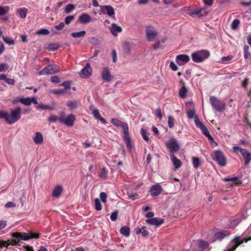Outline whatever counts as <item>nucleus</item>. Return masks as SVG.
<instances>
[{
  "mask_svg": "<svg viewBox=\"0 0 251 251\" xmlns=\"http://www.w3.org/2000/svg\"><path fill=\"white\" fill-rule=\"evenodd\" d=\"M66 92L65 90L63 89H56V90H50V93L53 94L54 95L62 94Z\"/></svg>",
  "mask_w": 251,
  "mask_h": 251,
  "instance_id": "obj_47",
  "label": "nucleus"
},
{
  "mask_svg": "<svg viewBox=\"0 0 251 251\" xmlns=\"http://www.w3.org/2000/svg\"><path fill=\"white\" fill-rule=\"evenodd\" d=\"M58 117L57 116L52 115H50L49 117L48 120L50 122L54 123L58 120Z\"/></svg>",
  "mask_w": 251,
  "mask_h": 251,
  "instance_id": "obj_60",
  "label": "nucleus"
},
{
  "mask_svg": "<svg viewBox=\"0 0 251 251\" xmlns=\"http://www.w3.org/2000/svg\"><path fill=\"white\" fill-rule=\"evenodd\" d=\"M61 86L64 87L65 90L70 89L71 82L69 81H64L61 84Z\"/></svg>",
  "mask_w": 251,
  "mask_h": 251,
  "instance_id": "obj_58",
  "label": "nucleus"
},
{
  "mask_svg": "<svg viewBox=\"0 0 251 251\" xmlns=\"http://www.w3.org/2000/svg\"><path fill=\"white\" fill-rule=\"evenodd\" d=\"M101 75L102 79L106 82H110L113 79V76L111 75L108 67L103 68L101 73Z\"/></svg>",
  "mask_w": 251,
  "mask_h": 251,
  "instance_id": "obj_13",
  "label": "nucleus"
},
{
  "mask_svg": "<svg viewBox=\"0 0 251 251\" xmlns=\"http://www.w3.org/2000/svg\"><path fill=\"white\" fill-rule=\"evenodd\" d=\"M59 70V67L56 64L49 65L40 71L38 74L40 75L54 74L58 72Z\"/></svg>",
  "mask_w": 251,
  "mask_h": 251,
  "instance_id": "obj_6",
  "label": "nucleus"
},
{
  "mask_svg": "<svg viewBox=\"0 0 251 251\" xmlns=\"http://www.w3.org/2000/svg\"><path fill=\"white\" fill-rule=\"evenodd\" d=\"M120 233L126 237L130 235V228L126 226H122L120 229Z\"/></svg>",
  "mask_w": 251,
  "mask_h": 251,
  "instance_id": "obj_32",
  "label": "nucleus"
},
{
  "mask_svg": "<svg viewBox=\"0 0 251 251\" xmlns=\"http://www.w3.org/2000/svg\"><path fill=\"white\" fill-rule=\"evenodd\" d=\"M100 9L103 14H107L108 16L112 17L115 15V11L113 7L110 5L100 6Z\"/></svg>",
  "mask_w": 251,
  "mask_h": 251,
  "instance_id": "obj_16",
  "label": "nucleus"
},
{
  "mask_svg": "<svg viewBox=\"0 0 251 251\" xmlns=\"http://www.w3.org/2000/svg\"><path fill=\"white\" fill-rule=\"evenodd\" d=\"M110 29L111 33L114 36H116L118 33H120L122 31V28L115 23L112 24L111 27Z\"/></svg>",
  "mask_w": 251,
  "mask_h": 251,
  "instance_id": "obj_23",
  "label": "nucleus"
},
{
  "mask_svg": "<svg viewBox=\"0 0 251 251\" xmlns=\"http://www.w3.org/2000/svg\"><path fill=\"white\" fill-rule=\"evenodd\" d=\"M63 187L61 185H58L54 188L52 191V196L54 197L58 198L63 192Z\"/></svg>",
  "mask_w": 251,
  "mask_h": 251,
  "instance_id": "obj_24",
  "label": "nucleus"
},
{
  "mask_svg": "<svg viewBox=\"0 0 251 251\" xmlns=\"http://www.w3.org/2000/svg\"><path fill=\"white\" fill-rule=\"evenodd\" d=\"M212 159L215 161L221 167L226 165V159L223 152L221 151H215L211 154Z\"/></svg>",
  "mask_w": 251,
  "mask_h": 251,
  "instance_id": "obj_5",
  "label": "nucleus"
},
{
  "mask_svg": "<svg viewBox=\"0 0 251 251\" xmlns=\"http://www.w3.org/2000/svg\"><path fill=\"white\" fill-rule=\"evenodd\" d=\"M67 105L69 107L72 109L76 108L77 102L76 101H68Z\"/></svg>",
  "mask_w": 251,
  "mask_h": 251,
  "instance_id": "obj_52",
  "label": "nucleus"
},
{
  "mask_svg": "<svg viewBox=\"0 0 251 251\" xmlns=\"http://www.w3.org/2000/svg\"><path fill=\"white\" fill-rule=\"evenodd\" d=\"M150 193L152 197L158 196L162 191V188L159 184L152 185L150 188Z\"/></svg>",
  "mask_w": 251,
  "mask_h": 251,
  "instance_id": "obj_14",
  "label": "nucleus"
},
{
  "mask_svg": "<svg viewBox=\"0 0 251 251\" xmlns=\"http://www.w3.org/2000/svg\"><path fill=\"white\" fill-rule=\"evenodd\" d=\"M59 47V46L57 43H50L47 46L46 49L50 51H54L57 50Z\"/></svg>",
  "mask_w": 251,
  "mask_h": 251,
  "instance_id": "obj_34",
  "label": "nucleus"
},
{
  "mask_svg": "<svg viewBox=\"0 0 251 251\" xmlns=\"http://www.w3.org/2000/svg\"><path fill=\"white\" fill-rule=\"evenodd\" d=\"M60 78L56 75L52 76L50 78V81L54 83H58L60 82Z\"/></svg>",
  "mask_w": 251,
  "mask_h": 251,
  "instance_id": "obj_61",
  "label": "nucleus"
},
{
  "mask_svg": "<svg viewBox=\"0 0 251 251\" xmlns=\"http://www.w3.org/2000/svg\"><path fill=\"white\" fill-rule=\"evenodd\" d=\"M12 237L14 239L10 240V245L16 246L21 240L26 241L30 239H37L39 238L40 235L39 233L32 232H30L28 233L16 232L12 234Z\"/></svg>",
  "mask_w": 251,
  "mask_h": 251,
  "instance_id": "obj_1",
  "label": "nucleus"
},
{
  "mask_svg": "<svg viewBox=\"0 0 251 251\" xmlns=\"http://www.w3.org/2000/svg\"><path fill=\"white\" fill-rule=\"evenodd\" d=\"M16 12L21 18L25 19L26 17L28 10L26 8L23 7L17 9Z\"/></svg>",
  "mask_w": 251,
  "mask_h": 251,
  "instance_id": "obj_26",
  "label": "nucleus"
},
{
  "mask_svg": "<svg viewBox=\"0 0 251 251\" xmlns=\"http://www.w3.org/2000/svg\"><path fill=\"white\" fill-rule=\"evenodd\" d=\"M9 9V8L8 7H3L0 6V16L5 15L8 12Z\"/></svg>",
  "mask_w": 251,
  "mask_h": 251,
  "instance_id": "obj_50",
  "label": "nucleus"
},
{
  "mask_svg": "<svg viewBox=\"0 0 251 251\" xmlns=\"http://www.w3.org/2000/svg\"><path fill=\"white\" fill-rule=\"evenodd\" d=\"M50 33V32L49 30L45 29V28H42L40 30H38L36 32L37 35H48Z\"/></svg>",
  "mask_w": 251,
  "mask_h": 251,
  "instance_id": "obj_44",
  "label": "nucleus"
},
{
  "mask_svg": "<svg viewBox=\"0 0 251 251\" xmlns=\"http://www.w3.org/2000/svg\"><path fill=\"white\" fill-rule=\"evenodd\" d=\"M201 130L202 134L207 137L209 141L214 142L213 138L210 134L208 130L205 126H204L203 128L201 129Z\"/></svg>",
  "mask_w": 251,
  "mask_h": 251,
  "instance_id": "obj_29",
  "label": "nucleus"
},
{
  "mask_svg": "<svg viewBox=\"0 0 251 251\" xmlns=\"http://www.w3.org/2000/svg\"><path fill=\"white\" fill-rule=\"evenodd\" d=\"M100 198L101 201L103 203H105L106 202L107 195H106V193H105V192L100 193Z\"/></svg>",
  "mask_w": 251,
  "mask_h": 251,
  "instance_id": "obj_62",
  "label": "nucleus"
},
{
  "mask_svg": "<svg viewBox=\"0 0 251 251\" xmlns=\"http://www.w3.org/2000/svg\"><path fill=\"white\" fill-rule=\"evenodd\" d=\"M93 114L94 116L97 119H99L101 117L99 111L98 109L94 110L93 111Z\"/></svg>",
  "mask_w": 251,
  "mask_h": 251,
  "instance_id": "obj_64",
  "label": "nucleus"
},
{
  "mask_svg": "<svg viewBox=\"0 0 251 251\" xmlns=\"http://www.w3.org/2000/svg\"><path fill=\"white\" fill-rule=\"evenodd\" d=\"M86 32L84 30L79 32H73L71 34V36L73 38H81L85 36Z\"/></svg>",
  "mask_w": 251,
  "mask_h": 251,
  "instance_id": "obj_31",
  "label": "nucleus"
},
{
  "mask_svg": "<svg viewBox=\"0 0 251 251\" xmlns=\"http://www.w3.org/2000/svg\"><path fill=\"white\" fill-rule=\"evenodd\" d=\"M122 128L124 130L123 138L126 144L127 149L129 151L132 149L131 142L129 135V128L127 124H123Z\"/></svg>",
  "mask_w": 251,
  "mask_h": 251,
  "instance_id": "obj_8",
  "label": "nucleus"
},
{
  "mask_svg": "<svg viewBox=\"0 0 251 251\" xmlns=\"http://www.w3.org/2000/svg\"><path fill=\"white\" fill-rule=\"evenodd\" d=\"M75 120V116L74 114L69 115L64 120L62 121L63 124L69 127H72L74 125V123Z\"/></svg>",
  "mask_w": 251,
  "mask_h": 251,
  "instance_id": "obj_19",
  "label": "nucleus"
},
{
  "mask_svg": "<svg viewBox=\"0 0 251 251\" xmlns=\"http://www.w3.org/2000/svg\"><path fill=\"white\" fill-rule=\"evenodd\" d=\"M111 123L117 126H121L122 127V125L123 124H126L124 122H121L120 120L117 119H112L111 121Z\"/></svg>",
  "mask_w": 251,
  "mask_h": 251,
  "instance_id": "obj_45",
  "label": "nucleus"
},
{
  "mask_svg": "<svg viewBox=\"0 0 251 251\" xmlns=\"http://www.w3.org/2000/svg\"><path fill=\"white\" fill-rule=\"evenodd\" d=\"M123 49L126 53L129 54L131 51V46L128 42H125L123 45Z\"/></svg>",
  "mask_w": 251,
  "mask_h": 251,
  "instance_id": "obj_38",
  "label": "nucleus"
},
{
  "mask_svg": "<svg viewBox=\"0 0 251 251\" xmlns=\"http://www.w3.org/2000/svg\"><path fill=\"white\" fill-rule=\"evenodd\" d=\"M91 73L92 69L89 63H87L85 67L81 70L80 75L82 77L88 78L91 75Z\"/></svg>",
  "mask_w": 251,
  "mask_h": 251,
  "instance_id": "obj_17",
  "label": "nucleus"
},
{
  "mask_svg": "<svg viewBox=\"0 0 251 251\" xmlns=\"http://www.w3.org/2000/svg\"><path fill=\"white\" fill-rule=\"evenodd\" d=\"M166 146L171 154H174V152L178 151L179 149V146L177 140L174 138H171L166 144Z\"/></svg>",
  "mask_w": 251,
  "mask_h": 251,
  "instance_id": "obj_10",
  "label": "nucleus"
},
{
  "mask_svg": "<svg viewBox=\"0 0 251 251\" xmlns=\"http://www.w3.org/2000/svg\"><path fill=\"white\" fill-rule=\"evenodd\" d=\"M78 20L82 24H87L91 22V17L87 13H82L79 16Z\"/></svg>",
  "mask_w": 251,
  "mask_h": 251,
  "instance_id": "obj_22",
  "label": "nucleus"
},
{
  "mask_svg": "<svg viewBox=\"0 0 251 251\" xmlns=\"http://www.w3.org/2000/svg\"><path fill=\"white\" fill-rule=\"evenodd\" d=\"M5 81L6 83L9 85H14L15 83V80L13 78H7L5 79Z\"/></svg>",
  "mask_w": 251,
  "mask_h": 251,
  "instance_id": "obj_63",
  "label": "nucleus"
},
{
  "mask_svg": "<svg viewBox=\"0 0 251 251\" xmlns=\"http://www.w3.org/2000/svg\"><path fill=\"white\" fill-rule=\"evenodd\" d=\"M108 172L106 171V169L105 167H103L100 171V174L99 175V177L102 179H106L107 178Z\"/></svg>",
  "mask_w": 251,
  "mask_h": 251,
  "instance_id": "obj_36",
  "label": "nucleus"
},
{
  "mask_svg": "<svg viewBox=\"0 0 251 251\" xmlns=\"http://www.w3.org/2000/svg\"><path fill=\"white\" fill-rule=\"evenodd\" d=\"M22 114V109L20 107L11 110V113H8L7 123L12 125L20 119Z\"/></svg>",
  "mask_w": 251,
  "mask_h": 251,
  "instance_id": "obj_3",
  "label": "nucleus"
},
{
  "mask_svg": "<svg viewBox=\"0 0 251 251\" xmlns=\"http://www.w3.org/2000/svg\"><path fill=\"white\" fill-rule=\"evenodd\" d=\"M135 232L137 234H141L142 236L144 237H146L149 235V231L145 226H143L141 228L137 227L135 229Z\"/></svg>",
  "mask_w": 251,
  "mask_h": 251,
  "instance_id": "obj_21",
  "label": "nucleus"
},
{
  "mask_svg": "<svg viewBox=\"0 0 251 251\" xmlns=\"http://www.w3.org/2000/svg\"><path fill=\"white\" fill-rule=\"evenodd\" d=\"M75 5L73 4H69L67 5L65 8V11L66 13H70L75 9Z\"/></svg>",
  "mask_w": 251,
  "mask_h": 251,
  "instance_id": "obj_40",
  "label": "nucleus"
},
{
  "mask_svg": "<svg viewBox=\"0 0 251 251\" xmlns=\"http://www.w3.org/2000/svg\"><path fill=\"white\" fill-rule=\"evenodd\" d=\"M75 19V17L73 15L68 16L65 18V22L67 25H69L70 23L74 20Z\"/></svg>",
  "mask_w": 251,
  "mask_h": 251,
  "instance_id": "obj_57",
  "label": "nucleus"
},
{
  "mask_svg": "<svg viewBox=\"0 0 251 251\" xmlns=\"http://www.w3.org/2000/svg\"><path fill=\"white\" fill-rule=\"evenodd\" d=\"M251 240V237L244 238L243 240H240V237L239 236L236 237L231 241V244L232 245L231 247L228 248L226 251H234L239 245L244 242L247 243L248 241Z\"/></svg>",
  "mask_w": 251,
  "mask_h": 251,
  "instance_id": "obj_9",
  "label": "nucleus"
},
{
  "mask_svg": "<svg viewBox=\"0 0 251 251\" xmlns=\"http://www.w3.org/2000/svg\"><path fill=\"white\" fill-rule=\"evenodd\" d=\"M190 57L186 54H179L176 56V61L179 66H182L190 61Z\"/></svg>",
  "mask_w": 251,
  "mask_h": 251,
  "instance_id": "obj_12",
  "label": "nucleus"
},
{
  "mask_svg": "<svg viewBox=\"0 0 251 251\" xmlns=\"http://www.w3.org/2000/svg\"><path fill=\"white\" fill-rule=\"evenodd\" d=\"M89 42L94 45H100L101 41L97 37H91L89 39Z\"/></svg>",
  "mask_w": 251,
  "mask_h": 251,
  "instance_id": "obj_39",
  "label": "nucleus"
},
{
  "mask_svg": "<svg viewBox=\"0 0 251 251\" xmlns=\"http://www.w3.org/2000/svg\"><path fill=\"white\" fill-rule=\"evenodd\" d=\"M10 245V240L8 241H0V248H2L3 247H8Z\"/></svg>",
  "mask_w": 251,
  "mask_h": 251,
  "instance_id": "obj_53",
  "label": "nucleus"
},
{
  "mask_svg": "<svg viewBox=\"0 0 251 251\" xmlns=\"http://www.w3.org/2000/svg\"><path fill=\"white\" fill-rule=\"evenodd\" d=\"M118 214V211L115 210L114 212H112L110 216V219L112 221H115L117 219Z\"/></svg>",
  "mask_w": 251,
  "mask_h": 251,
  "instance_id": "obj_56",
  "label": "nucleus"
},
{
  "mask_svg": "<svg viewBox=\"0 0 251 251\" xmlns=\"http://www.w3.org/2000/svg\"><path fill=\"white\" fill-rule=\"evenodd\" d=\"M241 154L245 160V165H248L251 161V153L246 149H245L241 150Z\"/></svg>",
  "mask_w": 251,
  "mask_h": 251,
  "instance_id": "obj_18",
  "label": "nucleus"
},
{
  "mask_svg": "<svg viewBox=\"0 0 251 251\" xmlns=\"http://www.w3.org/2000/svg\"><path fill=\"white\" fill-rule=\"evenodd\" d=\"M174 117L172 116H169L168 117V126L170 128L174 127Z\"/></svg>",
  "mask_w": 251,
  "mask_h": 251,
  "instance_id": "obj_49",
  "label": "nucleus"
},
{
  "mask_svg": "<svg viewBox=\"0 0 251 251\" xmlns=\"http://www.w3.org/2000/svg\"><path fill=\"white\" fill-rule=\"evenodd\" d=\"M20 101L26 106H29L31 104L30 98H22L20 99Z\"/></svg>",
  "mask_w": 251,
  "mask_h": 251,
  "instance_id": "obj_43",
  "label": "nucleus"
},
{
  "mask_svg": "<svg viewBox=\"0 0 251 251\" xmlns=\"http://www.w3.org/2000/svg\"><path fill=\"white\" fill-rule=\"evenodd\" d=\"M7 118H8V113L3 111L2 110L0 111V119H4L6 123H7Z\"/></svg>",
  "mask_w": 251,
  "mask_h": 251,
  "instance_id": "obj_55",
  "label": "nucleus"
},
{
  "mask_svg": "<svg viewBox=\"0 0 251 251\" xmlns=\"http://www.w3.org/2000/svg\"><path fill=\"white\" fill-rule=\"evenodd\" d=\"M224 180L225 181H231L232 182L231 184V186L233 185H238L241 183V182H240L239 180V178L238 177H230V178H225Z\"/></svg>",
  "mask_w": 251,
  "mask_h": 251,
  "instance_id": "obj_28",
  "label": "nucleus"
},
{
  "mask_svg": "<svg viewBox=\"0 0 251 251\" xmlns=\"http://www.w3.org/2000/svg\"><path fill=\"white\" fill-rule=\"evenodd\" d=\"M229 235V232L227 230H222L216 232L214 236L215 240H218L221 241L225 237Z\"/></svg>",
  "mask_w": 251,
  "mask_h": 251,
  "instance_id": "obj_20",
  "label": "nucleus"
},
{
  "mask_svg": "<svg viewBox=\"0 0 251 251\" xmlns=\"http://www.w3.org/2000/svg\"><path fill=\"white\" fill-rule=\"evenodd\" d=\"M210 103L212 108L218 112H223L226 108V104L224 101L220 100L215 96H210L209 98Z\"/></svg>",
  "mask_w": 251,
  "mask_h": 251,
  "instance_id": "obj_4",
  "label": "nucleus"
},
{
  "mask_svg": "<svg viewBox=\"0 0 251 251\" xmlns=\"http://www.w3.org/2000/svg\"><path fill=\"white\" fill-rule=\"evenodd\" d=\"M37 108L40 109H51L52 108L51 106H50L49 105H44L42 103L39 104L37 106Z\"/></svg>",
  "mask_w": 251,
  "mask_h": 251,
  "instance_id": "obj_54",
  "label": "nucleus"
},
{
  "mask_svg": "<svg viewBox=\"0 0 251 251\" xmlns=\"http://www.w3.org/2000/svg\"><path fill=\"white\" fill-rule=\"evenodd\" d=\"M208 246L207 242L199 239L197 241L196 243L192 245L189 251H203Z\"/></svg>",
  "mask_w": 251,
  "mask_h": 251,
  "instance_id": "obj_7",
  "label": "nucleus"
},
{
  "mask_svg": "<svg viewBox=\"0 0 251 251\" xmlns=\"http://www.w3.org/2000/svg\"><path fill=\"white\" fill-rule=\"evenodd\" d=\"M188 90L185 86H182L179 91V96L181 98L184 99L186 97Z\"/></svg>",
  "mask_w": 251,
  "mask_h": 251,
  "instance_id": "obj_35",
  "label": "nucleus"
},
{
  "mask_svg": "<svg viewBox=\"0 0 251 251\" xmlns=\"http://www.w3.org/2000/svg\"><path fill=\"white\" fill-rule=\"evenodd\" d=\"M192 163L194 168L198 169L201 165L200 159L197 157L192 158Z\"/></svg>",
  "mask_w": 251,
  "mask_h": 251,
  "instance_id": "obj_33",
  "label": "nucleus"
},
{
  "mask_svg": "<svg viewBox=\"0 0 251 251\" xmlns=\"http://www.w3.org/2000/svg\"><path fill=\"white\" fill-rule=\"evenodd\" d=\"M145 222L150 225L155 226H158L164 223V219H158L157 218H152L151 219H147Z\"/></svg>",
  "mask_w": 251,
  "mask_h": 251,
  "instance_id": "obj_15",
  "label": "nucleus"
},
{
  "mask_svg": "<svg viewBox=\"0 0 251 251\" xmlns=\"http://www.w3.org/2000/svg\"><path fill=\"white\" fill-rule=\"evenodd\" d=\"M141 134L143 138L147 142H148L150 141L148 135V133L146 130L144 128H141Z\"/></svg>",
  "mask_w": 251,
  "mask_h": 251,
  "instance_id": "obj_42",
  "label": "nucleus"
},
{
  "mask_svg": "<svg viewBox=\"0 0 251 251\" xmlns=\"http://www.w3.org/2000/svg\"><path fill=\"white\" fill-rule=\"evenodd\" d=\"M2 39L3 40L5 43L10 45H14L15 43L14 40L10 39L5 36L2 37Z\"/></svg>",
  "mask_w": 251,
  "mask_h": 251,
  "instance_id": "obj_48",
  "label": "nucleus"
},
{
  "mask_svg": "<svg viewBox=\"0 0 251 251\" xmlns=\"http://www.w3.org/2000/svg\"><path fill=\"white\" fill-rule=\"evenodd\" d=\"M210 55L209 51L207 50H202L193 52L192 55V60L196 63H201L208 58Z\"/></svg>",
  "mask_w": 251,
  "mask_h": 251,
  "instance_id": "obj_2",
  "label": "nucleus"
},
{
  "mask_svg": "<svg viewBox=\"0 0 251 251\" xmlns=\"http://www.w3.org/2000/svg\"><path fill=\"white\" fill-rule=\"evenodd\" d=\"M251 56L249 51V47L248 45L244 46V57L245 59H247Z\"/></svg>",
  "mask_w": 251,
  "mask_h": 251,
  "instance_id": "obj_37",
  "label": "nucleus"
},
{
  "mask_svg": "<svg viewBox=\"0 0 251 251\" xmlns=\"http://www.w3.org/2000/svg\"><path fill=\"white\" fill-rule=\"evenodd\" d=\"M95 209L97 210H100L102 208L101 204L98 199L95 200Z\"/></svg>",
  "mask_w": 251,
  "mask_h": 251,
  "instance_id": "obj_51",
  "label": "nucleus"
},
{
  "mask_svg": "<svg viewBox=\"0 0 251 251\" xmlns=\"http://www.w3.org/2000/svg\"><path fill=\"white\" fill-rule=\"evenodd\" d=\"M208 14V11H207L205 8H200L198 11L197 15L199 18H202L206 16Z\"/></svg>",
  "mask_w": 251,
  "mask_h": 251,
  "instance_id": "obj_30",
  "label": "nucleus"
},
{
  "mask_svg": "<svg viewBox=\"0 0 251 251\" xmlns=\"http://www.w3.org/2000/svg\"><path fill=\"white\" fill-rule=\"evenodd\" d=\"M146 37L149 41H152L157 35V32L154 27L149 25L147 26L145 29Z\"/></svg>",
  "mask_w": 251,
  "mask_h": 251,
  "instance_id": "obj_11",
  "label": "nucleus"
},
{
  "mask_svg": "<svg viewBox=\"0 0 251 251\" xmlns=\"http://www.w3.org/2000/svg\"><path fill=\"white\" fill-rule=\"evenodd\" d=\"M240 20H238V19H235L233 21V22H232L231 23V29H232L233 30H236L239 24H240Z\"/></svg>",
  "mask_w": 251,
  "mask_h": 251,
  "instance_id": "obj_41",
  "label": "nucleus"
},
{
  "mask_svg": "<svg viewBox=\"0 0 251 251\" xmlns=\"http://www.w3.org/2000/svg\"><path fill=\"white\" fill-rule=\"evenodd\" d=\"M8 69V65L5 63L0 64V72H5Z\"/></svg>",
  "mask_w": 251,
  "mask_h": 251,
  "instance_id": "obj_59",
  "label": "nucleus"
},
{
  "mask_svg": "<svg viewBox=\"0 0 251 251\" xmlns=\"http://www.w3.org/2000/svg\"><path fill=\"white\" fill-rule=\"evenodd\" d=\"M195 123L196 125V126L200 128V129L203 128L204 126H205L200 121L199 118L197 117L195 118Z\"/></svg>",
  "mask_w": 251,
  "mask_h": 251,
  "instance_id": "obj_46",
  "label": "nucleus"
},
{
  "mask_svg": "<svg viewBox=\"0 0 251 251\" xmlns=\"http://www.w3.org/2000/svg\"><path fill=\"white\" fill-rule=\"evenodd\" d=\"M170 157L176 169H178L181 167L182 164L181 161L177 159L174 154H171Z\"/></svg>",
  "mask_w": 251,
  "mask_h": 251,
  "instance_id": "obj_25",
  "label": "nucleus"
},
{
  "mask_svg": "<svg viewBox=\"0 0 251 251\" xmlns=\"http://www.w3.org/2000/svg\"><path fill=\"white\" fill-rule=\"evenodd\" d=\"M33 141L37 145L42 144L43 142V137L42 134L39 132H37L35 133V136L33 138Z\"/></svg>",
  "mask_w": 251,
  "mask_h": 251,
  "instance_id": "obj_27",
  "label": "nucleus"
}]
</instances>
